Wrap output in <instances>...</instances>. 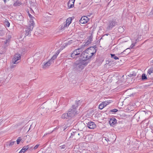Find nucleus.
<instances>
[{"mask_svg":"<svg viewBox=\"0 0 153 153\" xmlns=\"http://www.w3.org/2000/svg\"><path fill=\"white\" fill-rule=\"evenodd\" d=\"M80 102V100H78L76 102L75 104L72 105L71 108L69 109L68 113L70 117H72L76 116L78 113L77 111L78 104Z\"/></svg>","mask_w":153,"mask_h":153,"instance_id":"nucleus-1","label":"nucleus"},{"mask_svg":"<svg viewBox=\"0 0 153 153\" xmlns=\"http://www.w3.org/2000/svg\"><path fill=\"white\" fill-rule=\"evenodd\" d=\"M83 49L82 48H78L74 50L71 55V57L73 59H76L79 58L81 59V54L82 52Z\"/></svg>","mask_w":153,"mask_h":153,"instance_id":"nucleus-2","label":"nucleus"},{"mask_svg":"<svg viewBox=\"0 0 153 153\" xmlns=\"http://www.w3.org/2000/svg\"><path fill=\"white\" fill-rule=\"evenodd\" d=\"M81 55V60L84 62L83 63L84 65H87L88 62V60L89 59L87 57V53L86 52V50L85 51L82 52Z\"/></svg>","mask_w":153,"mask_h":153,"instance_id":"nucleus-3","label":"nucleus"},{"mask_svg":"<svg viewBox=\"0 0 153 153\" xmlns=\"http://www.w3.org/2000/svg\"><path fill=\"white\" fill-rule=\"evenodd\" d=\"M58 54V53H56L55 55H53L52 58L44 64L43 66V68L45 69L48 67L52 63L54 62V59L56 58Z\"/></svg>","mask_w":153,"mask_h":153,"instance_id":"nucleus-4","label":"nucleus"},{"mask_svg":"<svg viewBox=\"0 0 153 153\" xmlns=\"http://www.w3.org/2000/svg\"><path fill=\"white\" fill-rule=\"evenodd\" d=\"M33 22L32 21L31 22H30L31 23H30L28 24L27 28L26 29L25 34L26 36L30 35L31 31L32 30L34 25L33 24Z\"/></svg>","mask_w":153,"mask_h":153,"instance_id":"nucleus-5","label":"nucleus"},{"mask_svg":"<svg viewBox=\"0 0 153 153\" xmlns=\"http://www.w3.org/2000/svg\"><path fill=\"white\" fill-rule=\"evenodd\" d=\"M80 137V133L79 131L76 130H73L71 133V135L70 138H72L73 139L76 140L78 139Z\"/></svg>","mask_w":153,"mask_h":153,"instance_id":"nucleus-6","label":"nucleus"},{"mask_svg":"<svg viewBox=\"0 0 153 153\" xmlns=\"http://www.w3.org/2000/svg\"><path fill=\"white\" fill-rule=\"evenodd\" d=\"M20 55L18 53H16L14 56L12 60V63L14 64H17L19 62V61L21 59Z\"/></svg>","mask_w":153,"mask_h":153,"instance_id":"nucleus-7","label":"nucleus"},{"mask_svg":"<svg viewBox=\"0 0 153 153\" xmlns=\"http://www.w3.org/2000/svg\"><path fill=\"white\" fill-rule=\"evenodd\" d=\"M117 25V22L115 20H111L110 21L108 24L107 29L108 30H111L112 28Z\"/></svg>","mask_w":153,"mask_h":153,"instance_id":"nucleus-8","label":"nucleus"},{"mask_svg":"<svg viewBox=\"0 0 153 153\" xmlns=\"http://www.w3.org/2000/svg\"><path fill=\"white\" fill-rule=\"evenodd\" d=\"M80 62L79 63H75L74 64V66L75 68H76V69H78V68H82L83 67V65L85 66L84 64L83 63L84 62L82 61L81 60H80Z\"/></svg>","mask_w":153,"mask_h":153,"instance_id":"nucleus-9","label":"nucleus"},{"mask_svg":"<svg viewBox=\"0 0 153 153\" xmlns=\"http://www.w3.org/2000/svg\"><path fill=\"white\" fill-rule=\"evenodd\" d=\"M87 124V126L90 129H94L96 127V125L93 122L89 121Z\"/></svg>","mask_w":153,"mask_h":153,"instance_id":"nucleus-10","label":"nucleus"},{"mask_svg":"<svg viewBox=\"0 0 153 153\" xmlns=\"http://www.w3.org/2000/svg\"><path fill=\"white\" fill-rule=\"evenodd\" d=\"M97 48L96 45L92 46L88 48L87 49L89 51H91V53L93 52V55L95 54L97 51Z\"/></svg>","mask_w":153,"mask_h":153,"instance_id":"nucleus-11","label":"nucleus"},{"mask_svg":"<svg viewBox=\"0 0 153 153\" xmlns=\"http://www.w3.org/2000/svg\"><path fill=\"white\" fill-rule=\"evenodd\" d=\"M88 19L87 17L84 16L82 17L79 20L80 22L82 24H85L87 22Z\"/></svg>","mask_w":153,"mask_h":153,"instance_id":"nucleus-12","label":"nucleus"},{"mask_svg":"<svg viewBox=\"0 0 153 153\" xmlns=\"http://www.w3.org/2000/svg\"><path fill=\"white\" fill-rule=\"evenodd\" d=\"M109 123L111 126H113L116 123L117 120L114 118H112L110 119Z\"/></svg>","mask_w":153,"mask_h":153,"instance_id":"nucleus-13","label":"nucleus"},{"mask_svg":"<svg viewBox=\"0 0 153 153\" xmlns=\"http://www.w3.org/2000/svg\"><path fill=\"white\" fill-rule=\"evenodd\" d=\"M8 40H7L5 41H4L3 42V43L5 44L6 45V46L5 45V46L2 49L3 51H2V52H0V53L1 54L3 53H4L6 51V49L5 48L7 46V43L8 42Z\"/></svg>","mask_w":153,"mask_h":153,"instance_id":"nucleus-14","label":"nucleus"},{"mask_svg":"<svg viewBox=\"0 0 153 153\" xmlns=\"http://www.w3.org/2000/svg\"><path fill=\"white\" fill-rule=\"evenodd\" d=\"M28 15L29 16V18L30 19V20L29 21L28 24L30 23V22L32 21L33 22V24H34V20L35 19V18L34 17H33L32 15H31L29 12L28 13Z\"/></svg>","mask_w":153,"mask_h":153,"instance_id":"nucleus-15","label":"nucleus"},{"mask_svg":"<svg viewBox=\"0 0 153 153\" xmlns=\"http://www.w3.org/2000/svg\"><path fill=\"white\" fill-rule=\"evenodd\" d=\"M86 52L87 53V57H88V59L91 57L93 55V52L91 53L92 52L91 51H88L87 49H86Z\"/></svg>","mask_w":153,"mask_h":153,"instance_id":"nucleus-16","label":"nucleus"},{"mask_svg":"<svg viewBox=\"0 0 153 153\" xmlns=\"http://www.w3.org/2000/svg\"><path fill=\"white\" fill-rule=\"evenodd\" d=\"M70 117L68 112L63 114L61 116L62 118L63 119H67Z\"/></svg>","mask_w":153,"mask_h":153,"instance_id":"nucleus-17","label":"nucleus"},{"mask_svg":"<svg viewBox=\"0 0 153 153\" xmlns=\"http://www.w3.org/2000/svg\"><path fill=\"white\" fill-rule=\"evenodd\" d=\"M70 2L69 0L68 3V7L69 8L73 7L74 6V1Z\"/></svg>","mask_w":153,"mask_h":153,"instance_id":"nucleus-18","label":"nucleus"},{"mask_svg":"<svg viewBox=\"0 0 153 153\" xmlns=\"http://www.w3.org/2000/svg\"><path fill=\"white\" fill-rule=\"evenodd\" d=\"M16 18L17 20L19 21H22L23 19V17L21 14L20 15H17Z\"/></svg>","mask_w":153,"mask_h":153,"instance_id":"nucleus-19","label":"nucleus"},{"mask_svg":"<svg viewBox=\"0 0 153 153\" xmlns=\"http://www.w3.org/2000/svg\"><path fill=\"white\" fill-rule=\"evenodd\" d=\"M148 74L149 75L152 76L153 75V67L151 68L148 71Z\"/></svg>","mask_w":153,"mask_h":153,"instance_id":"nucleus-20","label":"nucleus"},{"mask_svg":"<svg viewBox=\"0 0 153 153\" xmlns=\"http://www.w3.org/2000/svg\"><path fill=\"white\" fill-rule=\"evenodd\" d=\"M111 102L109 100L108 101H106L105 102H102V104L103 105H104V107H105L107 105H108Z\"/></svg>","mask_w":153,"mask_h":153,"instance_id":"nucleus-21","label":"nucleus"},{"mask_svg":"<svg viewBox=\"0 0 153 153\" xmlns=\"http://www.w3.org/2000/svg\"><path fill=\"white\" fill-rule=\"evenodd\" d=\"M141 77L142 80H145L147 79V76L145 74H142Z\"/></svg>","mask_w":153,"mask_h":153,"instance_id":"nucleus-22","label":"nucleus"},{"mask_svg":"<svg viewBox=\"0 0 153 153\" xmlns=\"http://www.w3.org/2000/svg\"><path fill=\"white\" fill-rule=\"evenodd\" d=\"M71 18L69 17L67 19V20L65 22H66L68 24V25H69L71 23Z\"/></svg>","mask_w":153,"mask_h":153,"instance_id":"nucleus-23","label":"nucleus"},{"mask_svg":"<svg viewBox=\"0 0 153 153\" xmlns=\"http://www.w3.org/2000/svg\"><path fill=\"white\" fill-rule=\"evenodd\" d=\"M72 43V40H70L68 42L65 43V45H63L64 48H65L68 45H70Z\"/></svg>","mask_w":153,"mask_h":153,"instance_id":"nucleus-24","label":"nucleus"},{"mask_svg":"<svg viewBox=\"0 0 153 153\" xmlns=\"http://www.w3.org/2000/svg\"><path fill=\"white\" fill-rule=\"evenodd\" d=\"M4 25L8 27L10 26V23L8 22V21L7 19H5L4 22Z\"/></svg>","mask_w":153,"mask_h":153,"instance_id":"nucleus-25","label":"nucleus"},{"mask_svg":"<svg viewBox=\"0 0 153 153\" xmlns=\"http://www.w3.org/2000/svg\"><path fill=\"white\" fill-rule=\"evenodd\" d=\"M68 26L67 23L66 22H65L62 26L61 28L62 29H64Z\"/></svg>","mask_w":153,"mask_h":153,"instance_id":"nucleus-26","label":"nucleus"},{"mask_svg":"<svg viewBox=\"0 0 153 153\" xmlns=\"http://www.w3.org/2000/svg\"><path fill=\"white\" fill-rule=\"evenodd\" d=\"M111 58H113L115 60H117L119 59V58L117 57V56H116L114 54H111Z\"/></svg>","mask_w":153,"mask_h":153,"instance_id":"nucleus-27","label":"nucleus"},{"mask_svg":"<svg viewBox=\"0 0 153 153\" xmlns=\"http://www.w3.org/2000/svg\"><path fill=\"white\" fill-rule=\"evenodd\" d=\"M29 148V146L27 145L26 146H24L23 147L22 149V150H23L25 152Z\"/></svg>","mask_w":153,"mask_h":153,"instance_id":"nucleus-28","label":"nucleus"},{"mask_svg":"<svg viewBox=\"0 0 153 153\" xmlns=\"http://www.w3.org/2000/svg\"><path fill=\"white\" fill-rule=\"evenodd\" d=\"M5 33L4 30H0V36H3Z\"/></svg>","mask_w":153,"mask_h":153,"instance_id":"nucleus-29","label":"nucleus"},{"mask_svg":"<svg viewBox=\"0 0 153 153\" xmlns=\"http://www.w3.org/2000/svg\"><path fill=\"white\" fill-rule=\"evenodd\" d=\"M92 36H90L89 37V40H88V42H86L87 43V44L91 43V42L92 41Z\"/></svg>","mask_w":153,"mask_h":153,"instance_id":"nucleus-30","label":"nucleus"},{"mask_svg":"<svg viewBox=\"0 0 153 153\" xmlns=\"http://www.w3.org/2000/svg\"><path fill=\"white\" fill-rule=\"evenodd\" d=\"M118 31L120 32H122L124 31V29L122 27H120L118 28Z\"/></svg>","mask_w":153,"mask_h":153,"instance_id":"nucleus-31","label":"nucleus"},{"mask_svg":"<svg viewBox=\"0 0 153 153\" xmlns=\"http://www.w3.org/2000/svg\"><path fill=\"white\" fill-rule=\"evenodd\" d=\"M20 4V3L19 2V1H16L14 3L13 5L14 6H19Z\"/></svg>","mask_w":153,"mask_h":153,"instance_id":"nucleus-32","label":"nucleus"},{"mask_svg":"<svg viewBox=\"0 0 153 153\" xmlns=\"http://www.w3.org/2000/svg\"><path fill=\"white\" fill-rule=\"evenodd\" d=\"M104 107V105H103L102 103H101L99 106V108L100 109H102Z\"/></svg>","mask_w":153,"mask_h":153,"instance_id":"nucleus-33","label":"nucleus"},{"mask_svg":"<svg viewBox=\"0 0 153 153\" xmlns=\"http://www.w3.org/2000/svg\"><path fill=\"white\" fill-rule=\"evenodd\" d=\"M118 111V110L117 109H116V108H114L113 109L110 110L109 112L115 113V112H117Z\"/></svg>","mask_w":153,"mask_h":153,"instance_id":"nucleus-34","label":"nucleus"},{"mask_svg":"<svg viewBox=\"0 0 153 153\" xmlns=\"http://www.w3.org/2000/svg\"><path fill=\"white\" fill-rule=\"evenodd\" d=\"M15 142V141H13L12 140L10 141V142L9 143V146H11L13 145L14 144V143Z\"/></svg>","mask_w":153,"mask_h":153,"instance_id":"nucleus-35","label":"nucleus"},{"mask_svg":"<svg viewBox=\"0 0 153 153\" xmlns=\"http://www.w3.org/2000/svg\"><path fill=\"white\" fill-rule=\"evenodd\" d=\"M14 64H13V63H12V64H11L10 65V68L11 69H12V68H14V67H15V65H13Z\"/></svg>","mask_w":153,"mask_h":153,"instance_id":"nucleus-36","label":"nucleus"},{"mask_svg":"<svg viewBox=\"0 0 153 153\" xmlns=\"http://www.w3.org/2000/svg\"><path fill=\"white\" fill-rule=\"evenodd\" d=\"M21 140V139L20 138V137L18 138L16 140L17 143V144H18L19 143V142Z\"/></svg>","mask_w":153,"mask_h":153,"instance_id":"nucleus-37","label":"nucleus"},{"mask_svg":"<svg viewBox=\"0 0 153 153\" xmlns=\"http://www.w3.org/2000/svg\"><path fill=\"white\" fill-rule=\"evenodd\" d=\"M39 144H37L34 147V149H37L38 147H39Z\"/></svg>","mask_w":153,"mask_h":153,"instance_id":"nucleus-38","label":"nucleus"},{"mask_svg":"<svg viewBox=\"0 0 153 153\" xmlns=\"http://www.w3.org/2000/svg\"><path fill=\"white\" fill-rule=\"evenodd\" d=\"M59 149H65V146H60L59 147Z\"/></svg>","mask_w":153,"mask_h":153,"instance_id":"nucleus-39","label":"nucleus"},{"mask_svg":"<svg viewBox=\"0 0 153 153\" xmlns=\"http://www.w3.org/2000/svg\"><path fill=\"white\" fill-rule=\"evenodd\" d=\"M25 152L22 149L19 153H24Z\"/></svg>","mask_w":153,"mask_h":153,"instance_id":"nucleus-40","label":"nucleus"},{"mask_svg":"<svg viewBox=\"0 0 153 153\" xmlns=\"http://www.w3.org/2000/svg\"><path fill=\"white\" fill-rule=\"evenodd\" d=\"M105 140L107 141L108 142V141H109V139L108 138H105Z\"/></svg>","mask_w":153,"mask_h":153,"instance_id":"nucleus-41","label":"nucleus"},{"mask_svg":"<svg viewBox=\"0 0 153 153\" xmlns=\"http://www.w3.org/2000/svg\"><path fill=\"white\" fill-rule=\"evenodd\" d=\"M130 76H135V75H134V74H130Z\"/></svg>","mask_w":153,"mask_h":153,"instance_id":"nucleus-42","label":"nucleus"},{"mask_svg":"<svg viewBox=\"0 0 153 153\" xmlns=\"http://www.w3.org/2000/svg\"><path fill=\"white\" fill-rule=\"evenodd\" d=\"M56 128H54L53 129V130L51 132V133H52V132H53L54 131H55V130H56Z\"/></svg>","mask_w":153,"mask_h":153,"instance_id":"nucleus-43","label":"nucleus"},{"mask_svg":"<svg viewBox=\"0 0 153 153\" xmlns=\"http://www.w3.org/2000/svg\"><path fill=\"white\" fill-rule=\"evenodd\" d=\"M75 0H70V2H71L70 1H75Z\"/></svg>","mask_w":153,"mask_h":153,"instance_id":"nucleus-44","label":"nucleus"},{"mask_svg":"<svg viewBox=\"0 0 153 153\" xmlns=\"http://www.w3.org/2000/svg\"><path fill=\"white\" fill-rule=\"evenodd\" d=\"M132 46V45H131V48H132L134 46V45H132V46Z\"/></svg>","mask_w":153,"mask_h":153,"instance_id":"nucleus-45","label":"nucleus"},{"mask_svg":"<svg viewBox=\"0 0 153 153\" xmlns=\"http://www.w3.org/2000/svg\"><path fill=\"white\" fill-rule=\"evenodd\" d=\"M6 1H7V0H4V1L5 3L6 2Z\"/></svg>","mask_w":153,"mask_h":153,"instance_id":"nucleus-46","label":"nucleus"},{"mask_svg":"<svg viewBox=\"0 0 153 153\" xmlns=\"http://www.w3.org/2000/svg\"><path fill=\"white\" fill-rule=\"evenodd\" d=\"M125 51H124L123 52H124Z\"/></svg>","mask_w":153,"mask_h":153,"instance_id":"nucleus-47","label":"nucleus"},{"mask_svg":"<svg viewBox=\"0 0 153 153\" xmlns=\"http://www.w3.org/2000/svg\"><path fill=\"white\" fill-rule=\"evenodd\" d=\"M2 48H3V47H2ZM3 48H2V49H3Z\"/></svg>","mask_w":153,"mask_h":153,"instance_id":"nucleus-48","label":"nucleus"}]
</instances>
